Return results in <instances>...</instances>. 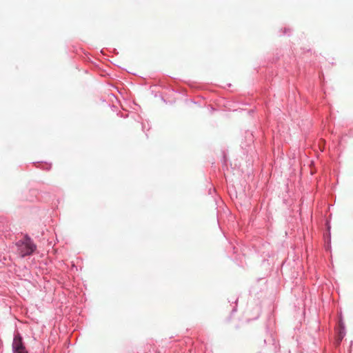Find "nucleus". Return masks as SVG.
<instances>
[{"label":"nucleus","instance_id":"1","mask_svg":"<svg viewBox=\"0 0 353 353\" xmlns=\"http://www.w3.org/2000/svg\"><path fill=\"white\" fill-rule=\"evenodd\" d=\"M20 247V254L21 256L31 254L36 249V245L33 243L30 238L26 236L23 241L19 242Z\"/></svg>","mask_w":353,"mask_h":353},{"label":"nucleus","instance_id":"2","mask_svg":"<svg viewBox=\"0 0 353 353\" xmlns=\"http://www.w3.org/2000/svg\"><path fill=\"white\" fill-rule=\"evenodd\" d=\"M13 353H28L25 345L22 341V337L18 333L14 337L12 342Z\"/></svg>","mask_w":353,"mask_h":353}]
</instances>
